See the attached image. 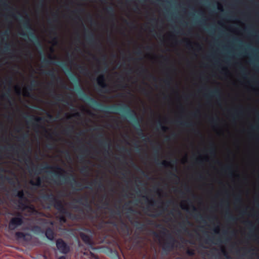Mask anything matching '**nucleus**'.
<instances>
[{"mask_svg":"<svg viewBox=\"0 0 259 259\" xmlns=\"http://www.w3.org/2000/svg\"><path fill=\"white\" fill-rule=\"evenodd\" d=\"M8 150L13 152L18 157L23 158V159L25 162H28L32 164L33 167L32 168L29 169L30 172L32 171L37 175H39L45 169H55L56 171H53L51 174H52V177L53 178L52 180L56 184L59 185L68 183L70 184L72 187L74 186L77 187H81L82 186V184L77 181L73 175H70L69 176H66V171L59 165L52 166L48 163H46L45 165L35 166L32 163L31 158L29 155L30 152L29 150L26 151L23 149L21 156H19L18 148L14 146H10L8 148Z\"/></svg>","mask_w":259,"mask_h":259,"instance_id":"1","label":"nucleus"},{"mask_svg":"<svg viewBox=\"0 0 259 259\" xmlns=\"http://www.w3.org/2000/svg\"><path fill=\"white\" fill-rule=\"evenodd\" d=\"M80 97L82 100L86 101L89 105L99 108L105 113L116 112L121 113L123 117L128 118L132 122L139 136L145 138L143 139L145 141L149 140V138L144 134L141 126V119L137 117L136 112L131 109L128 106L125 104L104 105L81 91H80Z\"/></svg>","mask_w":259,"mask_h":259,"instance_id":"2","label":"nucleus"},{"mask_svg":"<svg viewBox=\"0 0 259 259\" xmlns=\"http://www.w3.org/2000/svg\"><path fill=\"white\" fill-rule=\"evenodd\" d=\"M40 198L44 202H48L46 206L48 209H50L51 206H53L59 212L62 213H66L68 210L65 207L63 202L58 199L52 193L43 192L40 194Z\"/></svg>","mask_w":259,"mask_h":259,"instance_id":"3","label":"nucleus"},{"mask_svg":"<svg viewBox=\"0 0 259 259\" xmlns=\"http://www.w3.org/2000/svg\"><path fill=\"white\" fill-rule=\"evenodd\" d=\"M21 22L23 24V26L25 29L28 33L23 32L21 34L24 37H29V40L33 41L35 45L42 49V45L39 41L38 38L35 35V33L32 31V28L31 26L30 21L28 17L27 16L25 20H22Z\"/></svg>","mask_w":259,"mask_h":259,"instance_id":"4","label":"nucleus"},{"mask_svg":"<svg viewBox=\"0 0 259 259\" xmlns=\"http://www.w3.org/2000/svg\"><path fill=\"white\" fill-rule=\"evenodd\" d=\"M177 242L176 239L170 234H167V239L162 244V250L166 252H169L173 250L175 243Z\"/></svg>","mask_w":259,"mask_h":259,"instance_id":"5","label":"nucleus"},{"mask_svg":"<svg viewBox=\"0 0 259 259\" xmlns=\"http://www.w3.org/2000/svg\"><path fill=\"white\" fill-rule=\"evenodd\" d=\"M12 194L13 196L19 198V200L17 201L18 207L23 209H25L26 207V205L23 201L26 200V198L25 197L24 190H18L17 188H15L13 190Z\"/></svg>","mask_w":259,"mask_h":259,"instance_id":"6","label":"nucleus"},{"mask_svg":"<svg viewBox=\"0 0 259 259\" xmlns=\"http://www.w3.org/2000/svg\"><path fill=\"white\" fill-rule=\"evenodd\" d=\"M23 220L20 213H17L16 217L12 218L9 223V229L10 230H14L18 227L22 225Z\"/></svg>","mask_w":259,"mask_h":259,"instance_id":"7","label":"nucleus"},{"mask_svg":"<svg viewBox=\"0 0 259 259\" xmlns=\"http://www.w3.org/2000/svg\"><path fill=\"white\" fill-rule=\"evenodd\" d=\"M56 244L58 250L63 254H67L70 250V246L61 238L57 239Z\"/></svg>","mask_w":259,"mask_h":259,"instance_id":"8","label":"nucleus"},{"mask_svg":"<svg viewBox=\"0 0 259 259\" xmlns=\"http://www.w3.org/2000/svg\"><path fill=\"white\" fill-rule=\"evenodd\" d=\"M85 37L88 43L93 47H96L97 46L98 47L99 49L100 50L101 48V44L96 40V39L94 38V34L92 32L87 31V29H85Z\"/></svg>","mask_w":259,"mask_h":259,"instance_id":"9","label":"nucleus"},{"mask_svg":"<svg viewBox=\"0 0 259 259\" xmlns=\"http://www.w3.org/2000/svg\"><path fill=\"white\" fill-rule=\"evenodd\" d=\"M26 117L28 119L27 121V123H31L34 127L36 128H40L41 126L38 123L44 120V118L42 117L27 116Z\"/></svg>","mask_w":259,"mask_h":259,"instance_id":"10","label":"nucleus"},{"mask_svg":"<svg viewBox=\"0 0 259 259\" xmlns=\"http://www.w3.org/2000/svg\"><path fill=\"white\" fill-rule=\"evenodd\" d=\"M80 237L82 241L86 245L92 248L94 243L92 240V235L91 234V232H90V233L88 234L81 232L80 233Z\"/></svg>","mask_w":259,"mask_h":259,"instance_id":"11","label":"nucleus"},{"mask_svg":"<svg viewBox=\"0 0 259 259\" xmlns=\"http://www.w3.org/2000/svg\"><path fill=\"white\" fill-rule=\"evenodd\" d=\"M15 237L18 240H23L25 241H30L32 239V236L28 233L17 232L15 233Z\"/></svg>","mask_w":259,"mask_h":259,"instance_id":"12","label":"nucleus"},{"mask_svg":"<svg viewBox=\"0 0 259 259\" xmlns=\"http://www.w3.org/2000/svg\"><path fill=\"white\" fill-rule=\"evenodd\" d=\"M38 85V82L35 80L33 79L31 82L30 85L27 87L25 89L24 96L26 97L30 96L29 91H31L33 90V88L36 87Z\"/></svg>","mask_w":259,"mask_h":259,"instance_id":"13","label":"nucleus"},{"mask_svg":"<svg viewBox=\"0 0 259 259\" xmlns=\"http://www.w3.org/2000/svg\"><path fill=\"white\" fill-rule=\"evenodd\" d=\"M100 145L104 148L105 154H109L110 142L108 140H101L99 141Z\"/></svg>","mask_w":259,"mask_h":259,"instance_id":"14","label":"nucleus"},{"mask_svg":"<svg viewBox=\"0 0 259 259\" xmlns=\"http://www.w3.org/2000/svg\"><path fill=\"white\" fill-rule=\"evenodd\" d=\"M97 81L98 85L102 89H106L108 88V84L106 82L105 75L103 74H101L99 76L97 79Z\"/></svg>","mask_w":259,"mask_h":259,"instance_id":"15","label":"nucleus"},{"mask_svg":"<svg viewBox=\"0 0 259 259\" xmlns=\"http://www.w3.org/2000/svg\"><path fill=\"white\" fill-rule=\"evenodd\" d=\"M74 201L76 203L85 205L90 209H92L91 205L88 203V198L87 196L80 197Z\"/></svg>","mask_w":259,"mask_h":259,"instance_id":"16","label":"nucleus"},{"mask_svg":"<svg viewBox=\"0 0 259 259\" xmlns=\"http://www.w3.org/2000/svg\"><path fill=\"white\" fill-rule=\"evenodd\" d=\"M205 97L207 98L215 97L216 98H220L221 97L220 91L218 89L210 91L208 94L205 95Z\"/></svg>","mask_w":259,"mask_h":259,"instance_id":"17","label":"nucleus"},{"mask_svg":"<svg viewBox=\"0 0 259 259\" xmlns=\"http://www.w3.org/2000/svg\"><path fill=\"white\" fill-rule=\"evenodd\" d=\"M45 235L49 240L53 241L55 238V233L52 228L49 227L45 231Z\"/></svg>","mask_w":259,"mask_h":259,"instance_id":"18","label":"nucleus"},{"mask_svg":"<svg viewBox=\"0 0 259 259\" xmlns=\"http://www.w3.org/2000/svg\"><path fill=\"white\" fill-rule=\"evenodd\" d=\"M139 72L141 74H148V76L149 77L150 79L153 80L154 81H156L157 80L156 77L155 76H154V75H153L151 74H149L148 70L143 66H142L140 68V69L139 70Z\"/></svg>","mask_w":259,"mask_h":259,"instance_id":"19","label":"nucleus"},{"mask_svg":"<svg viewBox=\"0 0 259 259\" xmlns=\"http://www.w3.org/2000/svg\"><path fill=\"white\" fill-rule=\"evenodd\" d=\"M173 201L171 200L167 201L166 202H163L162 201H160V205L157 206L159 208L161 209L163 211L167 209V207Z\"/></svg>","mask_w":259,"mask_h":259,"instance_id":"20","label":"nucleus"},{"mask_svg":"<svg viewBox=\"0 0 259 259\" xmlns=\"http://www.w3.org/2000/svg\"><path fill=\"white\" fill-rule=\"evenodd\" d=\"M75 66L77 69L81 73L83 74H88L89 73V71L87 67L83 65H80L77 64H75Z\"/></svg>","mask_w":259,"mask_h":259,"instance_id":"21","label":"nucleus"},{"mask_svg":"<svg viewBox=\"0 0 259 259\" xmlns=\"http://www.w3.org/2000/svg\"><path fill=\"white\" fill-rule=\"evenodd\" d=\"M133 224L136 227L137 229L140 231H143L145 228V224L139 221H135Z\"/></svg>","mask_w":259,"mask_h":259,"instance_id":"22","label":"nucleus"},{"mask_svg":"<svg viewBox=\"0 0 259 259\" xmlns=\"http://www.w3.org/2000/svg\"><path fill=\"white\" fill-rule=\"evenodd\" d=\"M49 59H47L46 58H44L41 61V63L42 65L45 66H47L50 64H54V62L52 61V60L54 58L52 57L51 55H49L48 56Z\"/></svg>","mask_w":259,"mask_h":259,"instance_id":"23","label":"nucleus"},{"mask_svg":"<svg viewBox=\"0 0 259 259\" xmlns=\"http://www.w3.org/2000/svg\"><path fill=\"white\" fill-rule=\"evenodd\" d=\"M59 220L61 222L66 223V216H70L71 215V213L68 210V212L66 213H62L61 212H59Z\"/></svg>","mask_w":259,"mask_h":259,"instance_id":"24","label":"nucleus"},{"mask_svg":"<svg viewBox=\"0 0 259 259\" xmlns=\"http://www.w3.org/2000/svg\"><path fill=\"white\" fill-rule=\"evenodd\" d=\"M106 12L107 14L110 16L112 18L115 17L114 9L112 6H109L105 9Z\"/></svg>","mask_w":259,"mask_h":259,"instance_id":"25","label":"nucleus"},{"mask_svg":"<svg viewBox=\"0 0 259 259\" xmlns=\"http://www.w3.org/2000/svg\"><path fill=\"white\" fill-rule=\"evenodd\" d=\"M88 183L91 186H92L93 185H98L99 188L103 189H105V186L101 181H100L99 182H98L97 181H94L93 182H89Z\"/></svg>","mask_w":259,"mask_h":259,"instance_id":"26","label":"nucleus"},{"mask_svg":"<svg viewBox=\"0 0 259 259\" xmlns=\"http://www.w3.org/2000/svg\"><path fill=\"white\" fill-rule=\"evenodd\" d=\"M143 197L145 198L147 200L148 203L149 205L152 206H157V203L158 201L155 200V199H151L149 200V198H148V197H147L146 196H143Z\"/></svg>","mask_w":259,"mask_h":259,"instance_id":"27","label":"nucleus"},{"mask_svg":"<svg viewBox=\"0 0 259 259\" xmlns=\"http://www.w3.org/2000/svg\"><path fill=\"white\" fill-rule=\"evenodd\" d=\"M41 183H42V181L40 177H37L36 179L35 182H34L33 181H32V180L30 181V184L31 185L35 186L37 187H40L41 185Z\"/></svg>","mask_w":259,"mask_h":259,"instance_id":"28","label":"nucleus"},{"mask_svg":"<svg viewBox=\"0 0 259 259\" xmlns=\"http://www.w3.org/2000/svg\"><path fill=\"white\" fill-rule=\"evenodd\" d=\"M245 225L249 229L250 233L256 229L254 225L250 221H247L245 222Z\"/></svg>","mask_w":259,"mask_h":259,"instance_id":"29","label":"nucleus"},{"mask_svg":"<svg viewBox=\"0 0 259 259\" xmlns=\"http://www.w3.org/2000/svg\"><path fill=\"white\" fill-rule=\"evenodd\" d=\"M226 219L229 222H234L236 221V218L231 215L229 211L226 212Z\"/></svg>","mask_w":259,"mask_h":259,"instance_id":"30","label":"nucleus"},{"mask_svg":"<svg viewBox=\"0 0 259 259\" xmlns=\"http://www.w3.org/2000/svg\"><path fill=\"white\" fill-rule=\"evenodd\" d=\"M177 122L179 123V124L185 127H190L194 126V124L191 122H180L178 120L177 121Z\"/></svg>","mask_w":259,"mask_h":259,"instance_id":"31","label":"nucleus"},{"mask_svg":"<svg viewBox=\"0 0 259 259\" xmlns=\"http://www.w3.org/2000/svg\"><path fill=\"white\" fill-rule=\"evenodd\" d=\"M66 69L68 72V74L71 80L74 82H78V78L71 72V70L70 69Z\"/></svg>","mask_w":259,"mask_h":259,"instance_id":"32","label":"nucleus"},{"mask_svg":"<svg viewBox=\"0 0 259 259\" xmlns=\"http://www.w3.org/2000/svg\"><path fill=\"white\" fill-rule=\"evenodd\" d=\"M43 74L48 75L53 78H55L56 77V73L54 69L49 70L47 71L43 72Z\"/></svg>","mask_w":259,"mask_h":259,"instance_id":"33","label":"nucleus"},{"mask_svg":"<svg viewBox=\"0 0 259 259\" xmlns=\"http://www.w3.org/2000/svg\"><path fill=\"white\" fill-rule=\"evenodd\" d=\"M190 224V222L188 220H186V221H183L181 224L180 226L182 228V229L184 231H187L188 230L187 228L186 227V225H189Z\"/></svg>","mask_w":259,"mask_h":259,"instance_id":"34","label":"nucleus"},{"mask_svg":"<svg viewBox=\"0 0 259 259\" xmlns=\"http://www.w3.org/2000/svg\"><path fill=\"white\" fill-rule=\"evenodd\" d=\"M52 92L54 94V98L57 100V101H63V97L62 95L61 94H57L54 90L52 91Z\"/></svg>","mask_w":259,"mask_h":259,"instance_id":"35","label":"nucleus"},{"mask_svg":"<svg viewBox=\"0 0 259 259\" xmlns=\"http://www.w3.org/2000/svg\"><path fill=\"white\" fill-rule=\"evenodd\" d=\"M130 203V201L125 203L124 204V207L127 210V213H132L134 211V210L132 207L129 206Z\"/></svg>","mask_w":259,"mask_h":259,"instance_id":"36","label":"nucleus"},{"mask_svg":"<svg viewBox=\"0 0 259 259\" xmlns=\"http://www.w3.org/2000/svg\"><path fill=\"white\" fill-rule=\"evenodd\" d=\"M28 136L27 134H24L18 138V141L21 142H25L27 140Z\"/></svg>","mask_w":259,"mask_h":259,"instance_id":"37","label":"nucleus"},{"mask_svg":"<svg viewBox=\"0 0 259 259\" xmlns=\"http://www.w3.org/2000/svg\"><path fill=\"white\" fill-rule=\"evenodd\" d=\"M209 152L211 155H214L215 153V148L214 144L211 143L210 147L209 150Z\"/></svg>","mask_w":259,"mask_h":259,"instance_id":"38","label":"nucleus"},{"mask_svg":"<svg viewBox=\"0 0 259 259\" xmlns=\"http://www.w3.org/2000/svg\"><path fill=\"white\" fill-rule=\"evenodd\" d=\"M3 178H5L6 180H7L10 184H11L12 185L14 184L12 179L10 177H9L8 176L4 177L3 175H1L0 179H3Z\"/></svg>","mask_w":259,"mask_h":259,"instance_id":"39","label":"nucleus"},{"mask_svg":"<svg viewBox=\"0 0 259 259\" xmlns=\"http://www.w3.org/2000/svg\"><path fill=\"white\" fill-rule=\"evenodd\" d=\"M168 176V178L170 179H172L174 178L177 179L178 180H180V178L179 177V176L172 172L170 171L169 172Z\"/></svg>","mask_w":259,"mask_h":259,"instance_id":"40","label":"nucleus"},{"mask_svg":"<svg viewBox=\"0 0 259 259\" xmlns=\"http://www.w3.org/2000/svg\"><path fill=\"white\" fill-rule=\"evenodd\" d=\"M157 126L158 127H160L161 129V130L163 132H166L168 130V127L167 126L163 125L162 123L160 121L158 122Z\"/></svg>","mask_w":259,"mask_h":259,"instance_id":"41","label":"nucleus"},{"mask_svg":"<svg viewBox=\"0 0 259 259\" xmlns=\"http://www.w3.org/2000/svg\"><path fill=\"white\" fill-rule=\"evenodd\" d=\"M74 130V126H70L67 127L65 130L64 132L65 134H69L70 133H71L73 132Z\"/></svg>","mask_w":259,"mask_h":259,"instance_id":"42","label":"nucleus"},{"mask_svg":"<svg viewBox=\"0 0 259 259\" xmlns=\"http://www.w3.org/2000/svg\"><path fill=\"white\" fill-rule=\"evenodd\" d=\"M186 253L188 255L190 256H193L195 255V251L192 249H187Z\"/></svg>","mask_w":259,"mask_h":259,"instance_id":"43","label":"nucleus"},{"mask_svg":"<svg viewBox=\"0 0 259 259\" xmlns=\"http://www.w3.org/2000/svg\"><path fill=\"white\" fill-rule=\"evenodd\" d=\"M242 202V199L241 196L239 195L235 197V204H240Z\"/></svg>","mask_w":259,"mask_h":259,"instance_id":"44","label":"nucleus"},{"mask_svg":"<svg viewBox=\"0 0 259 259\" xmlns=\"http://www.w3.org/2000/svg\"><path fill=\"white\" fill-rule=\"evenodd\" d=\"M32 230L35 233H39L42 232L41 228L39 226H34Z\"/></svg>","mask_w":259,"mask_h":259,"instance_id":"45","label":"nucleus"},{"mask_svg":"<svg viewBox=\"0 0 259 259\" xmlns=\"http://www.w3.org/2000/svg\"><path fill=\"white\" fill-rule=\"evenodd\" d=\"M80 150L81 153L83 155H88L90 153V150L87 148H81L80 149Z\"/></svg>","mask_w":259,"mask_h":259,"instance_id":"46","label":"nucleus"},{"mask_svg":"<svg viewBox=\"0 0 259 259\" xmlns=\"http://www.w3.org/2000/svg\"><path fill=\"white\" fill-rule=\"evenodd\" d=\"M221 251L227 259H232L231 257L228 255V252L224 248H222L221 249Z\"/></svg>","mask_w":259,"mask_h":259,"instance_id":"47","label":"nucleus"},{"mask_svg":"<svg viewBox=\"0 0 259 259\" xmlns=\"http://www.w3.org/2000/svg\"><path fill=\"white\" fill-rule=\"evenodd\" d=\"M89 167L88 166H84L80 169V172L82 174L88 173L89 171Z\"/></svg>","mask_w":259,"mask_h":259,"instance_id":"48","label":"nucleus"},{"mask_svg":"<svg viewBox=\"0 0 259 259\" xmlns=\"http://www.w3.org/2000/svg\"><path fill=\"white\" fill-rule=\"evenodd\" d=\"M159 165L162 166H163V167H167L170 165V162H169L164 160V161L161 162L159 163Z\"/></svg>","mask_w":259,"mask_h":259,"instance_id":"49","label":"nucleus"},{"mask_svg":"<svg viewBox=\"0 0 259 259\" xmlns=\"http://www.w3.org/2000/svg\"><path fill=\"white\" fill-rule=\"evenodd\" d=\"M160 148L161 147L159 145H158L157 146H155L153 148L155 151V155H156L157 156L158 155L159 150L160 149Z\"/></svg>","mask_w":259,"mask_h":259,"instance_id":"50","label":"nucleus"},{"mask_svg":"<svg viewBox=\"0 0 259 259\" xmlns=\"http://www.w3.org/2000/svg\"><path fill=\"white\" fill-rule=\"evenodd\" d=\"M2 98H7V99H11V95H10V91H9L8 92H7V93L4 94L2 96Z\"/></svg>","mask_w":259,"mask_h":259,"instance_id":"51","label":"nucleus"},{"mask_svg":"<svg viewBox=\"0 0 259 259\" xmlns=\"http://www.w3.org/2000/svg\"><path fill=\"white\" fill-rule=\"evenodd\" d=\"M185 41H186V47L188 49H191L192 48V42L190 41L186 40H185Z\"/></svg>","mask_w":259,"mask_h":259,"instance_id":"52","label":"nucleus"},{"mask_svg":"<svg viewBox=\"0 0 259 259\" xmlns=\"http://www.w3.org/2000/svg\"><path fill=\"white\" fill-rule=\"evenodd\" d=\"M52 16L53 18V20L54 22H57L58 20V14L57 13H54L52 14Z\"/></svg>","mask_w":259,"mask_h":259,"instance_id":"53","label":"nucleus"},{"mask_svg":"<svg viewBox=\"0 0 259 259\" xmlns=\"http://www.w3.org/2000/svg\"><path fill=\"white\" fill-rule=\"evenodd\" d=\"M171 80V77H168L166 79L164 80V82L167 85L170 86V81Z\"/></svg>","mask_w":259,"mask_h":259,"instance_id":"54","label":"nucleus"},{"mask_svg":"<svg viewBox=\"0 0 259 259\" xmlns=\"http://www.w3.org/2000/svg\"><path fill=\"white\" fill-rule=\"evenodd\" d=\"M198 217H199L200 220L203 223H205V221L204 219V218L201 215H200V214H197V215H195V217H194V218L195 219H197Z\"/></svg>","mask_w":259,"mask_h":259,"instance_id":"55","label":"nucleus"},{"mask_svg":"<svg viewBox=\"0 0 259 259\" xmlns=\"http://www.w3.org/2000/svg\"><path fill=\"white\" fill-rule=\"evenodd\" d=\"M176 137V134L175 133H173L171 134L170 136L166 137L165 138V140L166 141H169L171 138H175Z\"/></svg>","mask_w":259,"mask_h":259,"instance_id":"56","label":"nucleus"},{"mask_svg":"<svg viewBox=\"0 0 259 259\" xmlns=\"http://www.w3.org/2000/svg\"><path fill=\"white\" fill-rule=\"evenodd\" d=\"M225 169H226V170L230 172L231 175H233V174L232 172V166L231 165L227 166L226 167Z\"/></svg>","mask_w":259,"mask_h":259,"instance_id":"57","label":"nucleus"},{"mask_svg":"<svg viewBox=\"0 0 259 259\" xmlns=\"http://www.w3.org/2000/svg\"><path fill=\"white\" fill-rule=\"evenodd\" d=\"M218 120H219V118L217 117H216L215 118H211L210 119V122H211V123H212L213 124L217 123Z\"/></svg>","mask_w":259,"mask_h":259,"instance_id":"58","label":"nucleus"},{"mask_svg":"<svg viewBox=\"0 0 259 259\" xmlns=\"http://www.w3.org/2000/svg\"><path fill=\"white\" fill-rule=\"evenodd\" d=\"M141 91L146 96H148L150 94V93L148 92L145 88H144L141 89Z\"/></svg>","mask_w":259,"mask_h":259,"instance_id":"59","label":"nucleus"},{"mask_svg":"<svg viewBox=\"0 0 259 259\" xmlns=\"http://www.w3.org/2000/svg\"><path fill=\"white\" fill-rule=\"evenodd\" d=\"M64 152L66 154V159H68L69 160H71V157L70 156V154L69 152L68 151H65Z\"/></svg>","mask_w":259,"mask_h":259,"instance_id":"60","label":"nucleus"},{"mask_svg":"<svg viewBox=\"0 0 259 259\" xmlns=\"http://www.w3.org/2000/svg\"><path fill=\"white\" fill-rule=\"evenodd\" d=\"M10 45L9 44L6 43L4 46V52H7L9 50H10Z\"/></svg>","mask_w":259,"mask_h":259,"instance_id":"61","label":"nucleus"},{"mask_svg":"<svg viewBox=\"0 0 259 259\" xmlns=\"http://www.w3.org/2000/svg\"><path fill=\"white\" fill-rule=\"evenodd\" d=\"M47 147L48 149L51 150V149H53L54 147V144L53 143H49L47 145Z\"/></svg>","mask_w":259,"mask_h":259,"instance_id":"62","label":"nucleus"},{"mask_svg":"<svg viewBox=\"0 0 259 259\" xmlns=\"http://www.w3.org/2000/svg\"><path fill=\"white\" fill-rule=\"evenodd\" d=\"M117 87L119 89H124L126 88V85L122 83H119L117 84Z\"/></svg>","mask_w":259,"mask_h":259,"instance_id":"63","label":"nucleus"},{"mask_svg":"<svg viewBox=\"0 0 259 259\" xmlns=\"http://www.w3.org/2000/svg\"><path fill=\"white\" fill-rule=\"evenodd\" d=\"M185 190L188 193L191 192L192 191L191 188L187 185H186V186L185 187Z\"/></svg>","mask_w":259,"mask_h":259,"instance_id":"64","label":"nucleus"}]
</instances>
